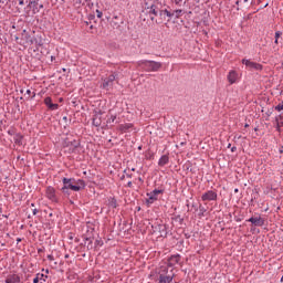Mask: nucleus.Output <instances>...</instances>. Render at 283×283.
Here are the masks:
<instances>
[{"label": "nucleus", "mask_w": 283, "mask_h": 283, "mask_svg": "<svg viewBox=\"0 0 283 283\" xmlns=\"http://www.w3.org/2000/svg\"><path fill=\"white\" fill-rule=\"evenodd\" d=\"M39 213V209H33V216H36Z\"/></svg>", "instance_id": "obj_34"}, {"label": "nucleus", "mask_w": 283, "mask_h": 283, "mask_svg": "<svg viewBox=\"0 0 283 283\" xmlns=\"http://www.w3.org/2000/svg\"><path fill=\"white\" fill-rule=\"evenodd\" d=\"M180 145L181 147H185V145H187V142H181Z\"/></svg>", "instance_id": "obj_37"}, {"label": "nucleus", "mask_w": 283, "mask_h": 283, "mask_svg": "<svg viewBox=\"0 0 283 283\" xmlns=\"http://www.w3.org/2000/svg\"><path fill=\"white\" fill-rule=\"evenodd\" d=\"M63 120H67V117H66V116H64V117H63Z\"/></svg>", "instance_id": "obj_44"}, {"label": "nucleus", "mask_w": 283, "mask_h": 283, "mask_svg": "<svg viewBox=\"0 0 283 283\" xmlns=\"http://www.w3.org/2000/svg\"><path fill=\"white\" fill-rule=\"evenodd\" d=\"M30 6H32L33 12H39V0L31 1Z\"/></svg>", "instance_id": "obj_22"}, {"label": "nucleus", "mask_w": 283, "mask_h": 283, "mask_svg": "<svg viewBox=\"0 0 283 283\" xmlns=\"http://www.w3.org/2000/svg\"><path fill=\"white\" fill-rule=\"evenodd\" d=\"M281 36H282L281 31H276V32H275V40H274L275 45H277V43H279Z\"/></svg>", "instance_id": "obj_24"}, {"label": "nucleus", "mask_w": 283, "mask_h": 283, "mask_svg": "<svg viewBox=\"0 0 283 283\" xmlns=\"http://www.w3.org/2000/svg\"><path fill=\"white\" fill-rule=\"evenodd\" d=\"M27 94H28V96H31L32 95V91L31 90H27Z\"/></svg>", "instance_id": "obj_32"}, {"label": "nucleus", "mask_w": 283, "mask_h": 283, "mask_svg": "<svg viewBox=\"0 0 283 283\" xmlns=\"http://www.w3.org/2000/svg\"><path fill=\"white\" fill-rule=\"evenodd\" d=\"M153 233H157L159 238H167V226L155 223L151 226Z\"/></svg>", "instance_id": "obj_4"}, {"label": "nucleus", "mask_w": 283, "mask_h": 283, "mask_svg": "<svg viewBox=\"0 0 283 283\" xmlns=\"http://www.w3.org/2000/svg\"><path fill=\"white\" fill-rule=\"evenodd\" d=\"M31 207H34V203H31Z\"/></svg>", "instance_id": "obj_50"}, {"label": "nucleus", "mask_w": 283, "mask_h": 283, "mask_svg": "<svg viewBox=\"0 0 283 283\" xmlns=\"http://www.w3.org/2000/svg\"><path fill=\"white\" fill-rule=\"evenodd\" d=\"M245 127H249V125H248V124H245Z\"/></svg>", "instance_id": "obj_51"}, {"label": "nucleus", "mask_w": 283, "mask_h": 283, "mask_svg": "<svg viewBox=\"0 0 283 283\" xmlns=\"http://www.w3.org/2000/svg\"><path fill=\"white\" fill-rule=\"evenodd\" d=\"M247 222H251L254 227H264V219L262 217H251Z\"/></svg>", "instance_id": "obj_12"}, {"label": "nucleus", "mask_w": 283, "mask_h": 283, "mask_svg": "<svg viewBox=\"0 0 283 283\" xmlns=\"http://www.w3.org/2000/svg\"><path fill=\"white\" fill-rule=\"evenodd\" d=\"M25 2L23 0H19V6H24Z\"/></svg>", "instance_id": "obj_31"}, {"label": "nucleus", "mask_w": 283, "mask_h": 283, "mask_svg": "<svg viewBox=\"0 0 283 283\" xmlns=\"http://www.w3.org/2000/svg\"><path fill=\"white\" fill-rule=\"evenodd\" d=\"M228 81L230 85H233V83H238V72L230 71L228 74Z\"/></svg>", "instance_id": "obj_15"}, {"label": "nucleus", "mask_w": 283, "mask_h": 283, "mask_svg": "<svg viewBox=\"0 0 283 283\" xmlns=\"http://www.w3.org/2000/svg\"><path fill=\"white\" fill-rule=\"evenodd\" d=\"M200 211H201L202 213H205V208H200Z\"/></svg>", "instance_id": "obj_40"}, {"label": "nucleus", "mask_w": 283, "mask_h": 283, "mask_svg": "<svg viewBox=\"0 0 283 283\" xmlns=\"http://www.w3.org/2000/svg\"><path fill=\"white\" fill-rule=\"evenodd\" d=\"M202 202H211L218 200V192L208 190L201 196Z\"/></svg>", "instance_id": "obj_7"}, {"label": "nucleus", "mask_w": 283, "mask_h": 283, "mask_svg": "<svg viewBox=\"0 0 283 283\" xmlns=\"http://www.w3.org/2000/svg\"><path fill=\"white\" fill-rule=\"evenodd\" d=\"M130 171H136V168H132Z\"/></svg>", "instance_id": "obj_45"}, {"label": "nucleus", "mask_w": 283, "mask_h": 283, "mask_svg": "<svg viewBox=\"0 0 283 283\" xmlns=\"http://www.w3.org/2000/svg\"><path fill=\"white\" fill-rule=\"evenodd\" d=\"M243 1H244V3L249 2V0H243Z\"/></svg>", "instance_id": "obj_47"}, {"label": "nucleus", "mask_w": 283, "mask_h": 283, "mask_svg": "<svg viewBox=\"0 0 283 283\" xmlns=\"http://www.w3.org/2000/svg\"><path fill=\"white\" fill-rule=\"evenodd\" d=\"M234 191H235V193H238V189H235Z\"/></svg>", "instance_id": "obj_49"}, {"label": "nucleus", "mask_w": 283, "mask_h": 283, "mask_svg": "<svg viewBox=\"0 0 283 283\" xmlns=\"http://www.w3.org/2000/svg\"><path fill=\"white\" fill-rule=\"evenodd\" d=\"M127 187H129V188H132V187H133L132 181H128V182H127Z\"/></svg>", "instance_id": "obj_35"}, {"label": "nucleus", "mask_w": 283, "mask_h": 283, "mask_svg": "<svg viewBox=\"0 0 283 283\" xmlns=\"http://www.w3.org/2000/svg\"><path fill=\"white\" fill-rule=\"evenodd\" d=\"M48 200L51 202H59V197H56V189L54 187L49 186L45 191Z\"/></svg>", "instance_id": "obj_9"}, {"label": "nucleus", "mask_w": 283, "mask_h": 283, "mask_svg": "<svg viewBox=\"0 0 283 283\" xmlns=\"http://www.w3.org/2000/svg\"><path fill=\"white\" fill-rule=\"evenodd\" d=\"M116 76H118V73H113L108 77L104 78L102 84L103 90H109V87L114 85V82L116 81Z\"/></svg>", "instance_id": "obj_8"}, {"label": "nucleus", "mask_w": 283, "mask_h": 283, "mask_svg": "<svg viewBox=\"0 0 283 283\" xmlns=\"http://www.w3.org/2000/svg\"><path fill=\"white\" fill-rule=\"evenodd\" d=\"M116 120V115H112L111 118L108 119V123H114Z\"/></svg>", "instance_id": "obj_27"}, {"label": "nucleus", "mask_w": 283, "mask_h": 283, "mask_svg": "<svg viewBox=\"0 0 283 283\" xmlns=\"http://www.w3.org/2000/svg\"><path fill=\"white\" fill-rule=\"evenodd\" d=\"M6 1H8V0H0V3H6Z\"/></svg>", "instance_id": "obj_38"}, {"label": "nucleus", "mask_w": 283, "mask_h": 283, "mask_svg": "<svg viewBox=\"0 0 283 283\" xmlns=\"http://www.w3.org/2000/svg\"><path fill=\"white\" fill-rule=\"evenodd\" d=\"M13 140L15 145H23V136L21 134H15Z\"/></svg>", "instance_id": "obj_19"}, {"label": "nucleus", "mask_w": 283, "mask_h": 283, "mask_svg": "<svg viewBox=\"0 0 283 283\" xmlns=\"http://www.w3.org/2000/svg\"><path fill=\"white\" fill-rule=\"evenodd\" d=\"M126 176H127V178H132V174H127Z\"/></svg>", "instance_id": "obj_39"}, {"label": "nucleus", "mask_w": 283, "mask_h": 283, "mask_svg": "<svg viewBox=\"0 0 283 283\" xmlns=\"http://www.w3.org/2000/svg\"><path fill=\"white\" fill-rule=\"evenodd\" d=\"M231 147V144L228 145V148Z\"/></svg>", "instance_id": "obj_48"}, {"label": "nucleus", "mask_w": 283, "mask_h": 283, "mask_svg": "<svg viewBox=\"0 0 283 283\" xmlns=\"http://www.w3.org/2000/svg\"><path fill=\"white\" fill-rule=\"evenodd\" d=\"M6 283H19L21 282V276H19V274H9L6 277Z\"/></svg>", "instance_id": "obj_14"}, {"label": "nucleus", "mask_w": 283, "mask_h": 283, "mask_svg": "<svg viewBox=\"0 0 283 283\" xmlns=\"http://www.w3.org/2000/svg\"><path fill=\"white\" fill-rule=\"evenodd\" d=\"M181 256L180 254H174L168 259V268L176 266V264H180Z\"/></svg>", "instance_id": "obj_13"}, {"label": "nucleus", "mask_w": 283, "mask_h": 283, "mask_svg": "<svg viewBox=\"0 0 283 283\" xmlns=\"http://www.w3.org/2000/svg\"><path fill=\"white\" fill-rule=\"evenodd\" d=\"M63 187L62 191L63 193H67V189H71V191H81L85 188V180L83 179H75V178H63L62 179Z\"/></svg>", "instance_id": "obj_1"}, {"label": "nucleus", "mask_w": 283, "mask_h": 283, "mask_svg": "<svg viewBox=\"0 0 283 283\" xmlns=\"http://www.w3.org/2000/svg\"><path fill=\"white\" fill-rule=\"evenodd\" d=\"M48 260L52 261V260H54V256L48 255Z\"/></svg>", "instance_id": "obj_36"}, {"label": "nucleus", "mask_w": 283, "mask_h": 283, "mask_svg": "<svg viewBox=\"0 0 283 283\" xmlns=\"http://www.w3.org/2000/svg\"><path fill=\"white\" fill-rule=\"evenodd\" d=\"M237 150H238V148H237L235 146H233V147L231 148L232 154H233L234 151H237Z\"/></svg>", "instance_id": "obj_33"}, {"label": "nucleus", "mask_w": 283, "mask_h": 283, "mask_svg": "<svg viewBox=\"0 0 283 283\" xmlns=\"http://www.w3.org/2000/svg\"><path fill=\"white\" fill-rule=\"evenodd\" d=\"M133 128H134V124H132V123H126V124L119 125V132H123L124 134L129 132Z\"/></svg>", "instance_id": "obj_16"}, {"label": "nucleus", "mask_w": 283, "mask_h": 283, "mask_svg": "<svg viewBox=\"0 0 283 283\" xmlns=\"http://www.w3.org/2000/svg\"><path fill=\"white\" fill-rule=\"evenodd\" d=\"M168 164H169V156L167 155H163L158 160L159 167H165V165H168Z\"/></svg>", "instance_id": "obj_17"}, {"label": "nucleus", "mask_w": 283, "mask_h": 283, "mask_svg": "<svg viewBox=\"0 0 283 283\" xmlns=\"http://www.w3.org/2000/svg\"><path fill=\"white\" fill-rule=\"evenodd\" d=\"M17 242H21V239H17Z\"/></svg>", "instance_id": "obj_46"}, {"label": "nucleus", "mask_w": 283, "mask_h": 283, "mask_svg": "<svg viewBox=\"0 0 283 283\" xmlns=\"http://www.w3.org/2000/svg\"><path fill=\"white\" fill-rule=\"evenodd\" d=\"M147 14L150 17V21H155L156 17L160 14V8H158V4L153 3L149 7L146 8Z\"/></svg>", "instance_id": "obj_6"}, {"label": "nucleus", "mask_w": 283, "mask_h": 283, "mask_svg": "<svg viewBox=\"0 0 283 283\" xmlns=\"http://www.w3.org/2000/svg\"><path fill=\"white\" fill-rule=\"evenodd\" d=\"M38 9H39V12H41V10H43V4H38Z\"/></svg>", "instance_id": "obj_30"}, {"label": "nucleus", "mask_w": 283, "mask_h": 283, "mask_svg": "<svg viewBox=\"0 0 283 283\" xmlns=\"http://www.w3.org/2000/svg\"><path fill=\"white\" fill-rule=\"evenodd\" d=\"M241 63L243 65H245V67H248V70H254L255 72H262V64H260L258 62H253L251 60L243 59L241 61Z\"/></svg>", "instance_id": "obj_5"}, {"label": "nucleus", "mask_w": 283, "mask_h": 283, "mask_svg": "<svg viewBox=\"0 0 283 283\" xmlns=\"http://www.w3.org/2000/svg\"><path fill=\"white\" fill-rule=\"evenodd\" d=\"M108 207H111V209H116L118 207L116 198H113V197L108 198Z\"/></svg>", "instance_id": "obj_20"}, {"label": "nucleus", "mask_w": 283, "mask_h": 283, "mask_svg": "<svg viewBox=\"0 0 283 283\" xmlns=\"http://www.w3.org/2000/svg\"><path fill=\"white\" fill-rule=\"evenodd\" d=\"M163 193V190L155 189L150 192H147L148 199L146 200L147 205H154L158 200V195Z\"/></svg>", "instance_id": "obj_10"}, {"label": "nucleus", "mask_w": 283, "mask_h": 283, "mask_svg": "<svg viewBox=\"0 0 283 283\" xmlns=\"http://www.w3.org/2000/svg\"><path fill=\"white\" fill-rule=\"evenodd\" d=\"M172 17H175V19H180V17H182V9L175 10Z\"/></svg>", "instance_id": "obj_23"}, {"label": "nucleus", "mask_w": 283, "mask_h": 283, "mask_svg": "<svg viewBox=\"0 0 283 283\" xmlns=\"http://www.w3.org/2000/svg\"><path fill=\"white\" fill-rule=\"evenodd\" d=\"M96 14H97V19H102L103 18V12L102 11L96 10Z\"/></svg>", "instance_id": "obj_26"}, {"label": "nucleus", "mask_w": 283, "mask_h": 283, "mask_svg": "<svg viewBox=\"0 0 283 283\" xmlns=\"http://www.w3.org/2000/svg\"><path fill=\"white\" fill-rule=\"evenodd\" d=\"M102 123H103V120L101 119V115H94L93 116L92 125L94 127H101Z\"/></svg>", "instance_id": "obj_18"}, {"label": "nucleus", "mask_w": 283, "mask_h": 283, "mask_svg": "<svg viewBox=\"0 0 283 283\" xmlns=\"http://www.w3.org/2000/svg\"><path fill=\"white\" fill-rule=\"evenodd\" d=\"M175 277L176 273H174V270L169 271L168 266L163 265L157 270L158 283H174Z\"/></svg>", "instance_id": "obj_2"}, {"label": "nucleus", "mask_w": 283, "mask_h": 283, "mask_svg": "<svg viewBox=\"0 0 283 283\" xmlns=\"http://www.w3.org/2000/svg\"><path fill=\"white\" fill-rule=\"evenodd\" d=\"M40 274H36V276L33 279V283H38L39 282V280H40V276H39Z\"/></svg>", "instance_id": "obj_29"}, {"label": "nucleus", "mask_w": 283, "mask_h": 283, "mask_svg": "<svg viewBox=\"0 0 283 283\" xmlns=\"http://www.w3.org/2000/svg\"><path fill=\"white\" fill-rule=\"evenodd\" d=\"M44 105H46V107H48V109H50V112H56V109H59V104L52 103V97H50V96L44 98Z\"/></svg>", "instance_id": "obj_11"}, {"label": "nucleus", "mask_w": 283, "mask_h": 283, "mask_svg": "<svg viewBox=\"0 0 283 283\" xmlns=\"http://www.w3.org/2000/svg\"><path fill=\"white\" fill-rule=\"evenodd\" d=\"M38 275H39L40 280H43V282H45V279H48V276L46 275L44 276V274H38Z\"/></svg>", "instance_id": "obj_28"}, {"label": "nucleus", "mask_w": 283, "mask_h": 283, "mask_svg": "<svg viewBox=\"0 0 283 283\" xmlns=\"http://www.w3.org/2000/svg\"><path fill=\"white\" fill-rule=\"evenodd\" d=\"M136 66L139 70H143V72H158V70L163 67V63L151 60H139L136 63Z\"/></svg>", "instance_id": "obj_3"}, {"label": "nucleus", "mask_w": 283, "mask_h": 283, "mask_svg": "<svg viewBox=\"0 0 283 283\" xmlns=\"http://www.w3.org/2000/svg\"><path fill=\"white\" fill-rule=\"evenodd\" d=\"M276 112H282L283 111V104H279L275 106Z\"/></svg>", "instance_id": "obj_25"}, {"label": "nucleus", "mask_w": 283, "mask_h": 283, "mask_svg": "<svg viewBox=\"0 0 283 283\" xmlns=\"http://www.w3.org/2000/svg\"><path fill=\"white\" fill-rule=\"evenodd\" d=\"M159 17H168V19H171V17H174V13H171L169 10L165 9V10L159 11Z\"/></svg>", "instance_id": "obj_21"}, {"label": "nucleus", "mask_w": 283, "mask_h": 283, "mask_svg": "<svg viewBox=\"0 0 283 283\" xmlns=\"http://www.w3.org/2000/svg\"><path fill=\"white\" fill-rule=\"evenodd\" d=\"M138 181H139V182H143V179H142L140 177H138Z\"/></svg>", "instance_id": "obj_42"}, {"label": "nucleus", "mask_w": 283, "mask_h": 283, "mask_svg": "<svg viewBox=\"0 0 283 283\" xmlns=\"http://www.w3.org/2000/svg\"><path fill=\"white\" fill-rule=\"evenodd\" d=\"M235 4H237V6H240V0H238V1L235 2Z\"/></svg>", "instance_id": "obj_41"}, {"label": "nucleus", "mask_w": 283, "mask_h": 283, "mask_svg": "<svg viewBox=\"0 0 283 283\" xmlns=\"http://www.w3.org/2000/svg\"><path fill=\"white\" fill-rule=\"evenodd\" d=\"M34 96H36V93H33L32 98H34Z\"/></svg>", "instance_id": "obj_43"}]
</instances>
